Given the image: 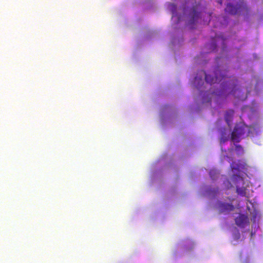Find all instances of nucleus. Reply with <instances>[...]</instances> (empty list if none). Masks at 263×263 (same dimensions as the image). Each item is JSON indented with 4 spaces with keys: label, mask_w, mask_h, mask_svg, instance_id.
Wrapping results in <instances>:
<instances>
[{
    "label": "nucleus",
    "mask_w": 263,
    "mask_h": 263,
    "mask_svg": "<svg viewBox=\"0 0 263 263\" xmlns=\"http://www.w3.org/2000/svg\"><path fill=\"white\" fill-rule=\"evenodd\" d=\"M215 77H214L211 74L205 73V80L206 83L210 84L211 85L214 83H219L221 82L222 84H223V86L228 87L229 89H231V92L234 95L235 92V84L234 82L232 83L229 81L222 82V80L224 78V75L219 70H216L215 72Z\"/></svg>",
    "instance_id": "1"
},
{
    "label": "nucleus",
    "mask_w": 263,
    "mask_h": 263,
    "mask_svg": "<svg viewBox=\"0 0 263 263\" xmlns=\"http://www.w3.org/2000/svg\"><path fill=\"white\" fill-rule=\"evenodd\" d=\"M249 8L243 1L237 4L236 6L231 4H228L225 11L232 15H236L241 13H248Z\"/></svg>",
    "instance_id": "2"
},
{
    "label": "nucleus",
    "mask_w": 263,
    "mask_h": 263,
    "mask_svg": "<svg viewBox=\"0 0 263 263\" xmlns=\"http://www.w3.org/2000/svg\"><path fill=\"white\" fill-rule=\"evenodd\" d=\"M246 126L236 125L231 134V140L236 142L240 141V138L246 133Z\"/></svg>",
    "instance_id": "3"
},
{
    "label": "nucleus",
    "mask_w": 263,
    "mask_h": 263,
    "mask_svg": "<svg viewBox=\"0 0 263 263\" xmlns=\"http://www.w3.org/2000/svg\"><path fill=\"white\" fill-rule=\"evenodd\" d=\"M236 224L241 228L245 227L246 224H249V220L247 216L244 214H240L235 219Z\"/></svg>",
    "instance_id": "4"
},
{
    "label": "nucleus",
    "mask_w": 263,
    "mask_h": 263,
    "mask_svg": "<svg viewBox=\"0 0 263 263\" xmlns=\"http://www.w3.org/2000/svg\"><path fill=\"white\" fill-rule=\"evenodd\" d=\"M219 208L221 212L231 211L234 209L233 205L227 203H220Z\"/></svg>",
    "instance_id": "5"
},
{
    "label": "nucleus",
    "mask_w": 263,
    "mask_h": 263,
    "mask_svg": "<svg viewBox=\"0 0 263 263\" xmlns=\"http://www.w3.org/2000/svg\"><path fill=\"white\" fill-rule=\"evenodd\" d=\"M246 164L245 163H241L239 161L238 162H233L231 164V168L232 170L239 171L241 169H243L245 168Z\"/></svg>",
    "instance_id": "6"
},
{
    "label": "nucleus",
    "mask_w": 263,
    "mask_h": 263,
    "mask_svg": "<svg viewBox=\"0 0 263 263\" xmlns=\"http://www.w3.org/2000/svg\"><path fill=\"white\" fill-rule=\"evenodd\" d=\"M191 15V19L190 20V24H194L199 17V13H198L196 9L194 8L192 12L190 14Z\"/></svg>",
    "instance_id": "7"
},
{
    "label": "nucleus",
    "mask_w": 263,
    "mask_h": 263,
    "mask_svg": "<svg viewBox=\"0 0 263 263\" xmlns=\"http://www.w3.org/2000/svg\"><path fill=\"white\" fill-rule=\"evenodd\" d=\"M234 113V110L232 109L229 110L226 112L224 118L226 122L227 123L229 126L230 125V122L232 120Z\"/></svg>",
    "instance_id": "8"
},
{
    "label": "nucleus",
    "mask_w": 263,
    "mask_h": 263,
    "mask_svg": "<svg viewBox=\"0 0 263 263\" xmlns=\"http://www.w3.org/2000/svg\"><path fill=\"white\" fill-rule=\"evenodd\" d=\"M246 190L247 189L245 187H239L237 186L236 187V192L238 195L242 197L246 196Z\"/></svg>",
    "instance_id": "9"
},
{
    "label": "nucleus",
    "mask_w": 263,
    "mask_h": 263,
    "mask_svg": "<svg viewBox=\"0 0 263 263\" xmlns=\"http://www.w3.org/2000/svg\"><path fill=\"white\" fill-rule=\"evenodd\" d=\"M235 151L237 155L241 156L243 154L244 150L243 147L240 145H235Z\"/></svg>",
    "instance_id": "10"
},
{
    "label": "nucleus",
    "mask_w": 263,
    "mask_h": 263,
    "mask_svg": "<svg viewBox=\"0 0 263 263\" xmlns=\"http://www.w3.org/2000/svg\"><path fill=\"white\" fill-rule=\"evenodd\" d=\"M233 179L234 180V181H235L236 182H239V181L243 182V178L241 177H240L239 175H233Z\"/></svg>",
    "instance_id": "11"
},
{
    "label": "nucleus",
    "mask_w": 263,
    "mask_h": 263,
    "mask_svg": "<svg viewBox=\"0 0 263 263\" xmlns=\"http://www.w3.org/2000/svg\"><path fill=\"white\" fill-rule=\"evenodd\" d=\"M212 173V171H211V172H210V175H211Z\"/></svg>",
    "instance_id": "12"
},
{
    "label": "nucleus",
    "mask_w": 263,
    "mask_h": 263,
    "mask_svg": "<svg viewBox=\"0 0 263 263\" xmlns=\"http://www.w3.org/2000/svg\"><path fill=\"white\" fill-rule=\"evenodd\" d=\"M246 263H247V262H246Z\"/></svg>",
    "instance_id": "13"
}]
</instances>
